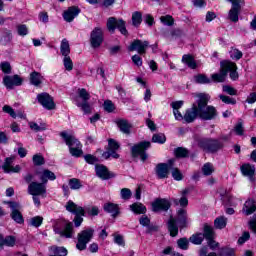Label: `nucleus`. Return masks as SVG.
Listing matches in <instances>:
<instances>
[{
    "label": "nucleus",
    "mask_w": 256,
    "mask_h": 256,
    "mask_svg": "<svg viewBox=\"0 0 256 256\" xmlns=\"http://www.w3.org/2000/svg\"><path fill=\"white\" fill-rule=\"evenodd\" d=\"M230 57H231V59H234L235 61H239V59H241V57H243V52H241L237 48H232L230 50Z\"/></svg>",
    "instance_id": "nucleus-43"
},
{
    "label": "nucleus",
    "mask_w": 256,
    "mask_h": 256,
    "mask_svg": "<svg viewBox=\"0 0 256 256\" xmlns=\"http://www.w3.org/2000/svg\"><path fill=\"white\" fill-rule=\"evenodd\" d=\"M15 159H17L16 156H10L5 158L4 164L2 165L4 173H21V165L13 166Z\"/></svg>",
    "instance_id": "nucleus-10"
},
{
    "label": "nucleus",
    "mask_w": 256,
    "mask_h": 256,
    "mask_svg": "<svg viewBox=\"0 0 256 256\" xmlns=\"http://www.w3.org/2000/svg\"><path fill=\"white\" fill-rule=\"evenodd\" d=\"M17 33L20 37H25V35L29 34V28H27V25L25 24H19L17 26Z\"/></svg>",
    "instance_id": "nucleus-46"
},
{
    "label": "nucleus",
    "mask_w": 256,
    "mask_h": 256,
    "mask_svg": "<svg viewBox=\"0 0 256 256\" xmlns=\"http://www.w3.org/2000/svg\"><path fill=\"white\" fill-rule=\"evenodd\" d=\"M139 223H140V225H142V227H149V225H151V219H149L147 216L143 215L140 217Z\"/></svg>",
    "instance_id": "nucleus-58"
},
{
    "label": "nucleus",
    "mask_w": 256,
    "mask_h": 256,
    "mask_svg": "<svg viewBox=\"0 0 256 256\" xmlns=\"http://www.w3.org/2000/svg\"><path fill=\"white\" fill-rule=\"evenodd\" d=\"M168 231L170 232L171 237H177L179 233V228L177 227V220L175 218L170 217L168 221Z\"/></svg>",
    "instance_id": "nucleus-27"
},
{
    "label": "nucleus",
    "mask_w": 256,
    "mask_h": 256,
    "mask_svg": "<svg viewBox=\"0 0 256 256\" xmlns=\"http://www.w3.org/2000/svg\"><path fill=\"white\" fill-rule=\"evenodd\" d=\"M171 207V203L167 199H156L152 202V211L155 213L159 211H167Z\"/></svg>",
    "instance_id": "nucleus-18"
},
{
    "label": "nucleus",
    "mask_w": 256,
    "mask_h": 256,
    "mask_svg": "<svg viewBox=\"0 0 256 256\" xmlns=\"http://www.w3.org/2000/svg\"><path fill=\"white\" fill-rule=\"evenodd\" d=\"M233 255H235V249L233 248L225 249L220 254V256H233Z\"/></svg>",
    "instance_id": "nucleus-64"
},
{
    "label": "nucleus",
    "mask_w": 256,
    "mask_h": 256,
    "mask_svg": "<svg viewBox=\"0 0 256 256\" xmlns=\"http://www.w3.org/2000/svg\"><path fill=\"white\" fill-rule=\"evenodd\" d=\"M177 223L180 229H185L189 225V219L187 218V211L180 209L177 212Z\"/></svg>",
    "instance_id": "nucleus-25"
},
{
    "label": "nucleus",
    "mask_w": 256,
    "mask_h": 256,
    "mask_svg": "<svg viewBox=\"0 0 256 256\" xmlns=\"http://www.w3.org/2000/svg\"><path fill=\"white\" fill-rule=\"evenodd\" d=\"M2 111L10 115V117H12L13 119H17V113H15V110L11 106L4 105Z\"/></svg>",
    "instance_id": "nucleus-51"
},
{
    "label": "nucleus",
    "mask_w": 256,
    "mask_h": 256,
    "mask_svg": "<svg viewBox=\"0 0 256 256\" xmlns=\"http://www.w3.org/2000/svg\"><path fill=\"white\" fill-rule=\"evenodd\" d=\"M214 227L216 229H225V227H227V218L224 216L216 218L214 221Z\"/></svg>",
    "instance_id": "nucleus-38"
},
{
    "label": "nucleus",
    "mask_w": 256,
    "mask_h": 256,
    "mask_svg": "<svg viewBox=\"0 0 256 256\" xmlns=\"http://www.w3.org/2000/svg\"><path fill=\"white\" fill-rule=\"evenodd\" d=\"M130 210L135 213V215H145L147 213V207L141 203H134L130 205Z\"/></svg>",
    "instance_id": "nucleus-28"
},
{
    "label": "nucleus",
    "mask_w": 256,
    "mask_h": 256,
    "mask_svg": "<svg viewBox=\"0 0 256 256\" xmlns=\"http://www.w3.org/2000/svg\"><path fill=\"white\" fill-rule=\"evenodd\" d=\"M25 80L23 77L15 74V75H5L3 77V85L6 89H15V87H21Z\"/></svg>",
    "instance_id": "nucleus-5"
},
{
    "label": "nucleus",
    "mask_w": 256,
    "mask_h": 256,
    "mask_svg": "<svg viewBox=\"0 0 256 256\" xmlns=\"http://www.w3.org/2000/svg\"><path fill=\"white\" fill-rule=\"evenodd\" d=\"M182 63L187 65L190 69H195L197 67V63H195V59L191 55H184L182 57Z\"/></svg>",
    "instance_id": "nucleus-34"
},
{
    "label": "nucleus",
    "mask_w": 256,
    "mask_h": 256,
    "mask_svg": "<svg viewBox=\"0 0 256 256\" xmlns=\"http://www.w3.org/2000/svg\"><path fill=\"white\" fill-rule=\"evenodd\" d=\"M66 211L69 213H73L75 218L73 219V223L75 227H81L83 223V217H85V208L77 205L73 200H69L65 205Z\"/></svg>",
    "instance_id": "nucleus-4"
},
{
    "label": "nucleus",
    "mask_w": 256,
    "mask_h": 256,
    "mask_svg": "<svg viewBox=\"0 0 256 256\" xmlns=\"http://www.w3.org/2000/svg\"><path fill=\"white\" fill-rule=\"evenodd\" d=\"M63 65L66 71H73V60H71L70 56H64Z\"/></svg>",
    "instance_id": "nucleus-45"
},
{
    "label": "nucleus",
    "mask_w": 256,
    "mask_h": 256,
    "mask_svg": "<svg viewBox=\"0 0 256 256\" xmlns=\"http://www.w3.org/2000/svg\"><path fill=\"white\" fill-rule=\"evenodd\" d=\"M8 205L10 209H12L11 217L13 221L20 224L23 223V215H21V212H19V209H21V205L16 202H9Z\"/></svg>",
    "instance_id": "nucleus-17"
},
{
    "label": "nucleus",
    "mask_w": 256,
    "mask_h": 256,
    "mask_svg": "<svg viewBox=\"0 0 256 256\" xmlns=\"http://www.w3.org/2000/svg\"><path fill=\"white\" fill-rule=\"evenodd\" d=\"M90 43L94 49L101 47V43H103V30L101 28H95L91 32Z\"/></svg>",
    "instance_id": "nucleus-14"
},
{
    "label": "nucleus",
    "mask_w": 256,
    "mask_h": 256,
    "mask_svg": "<svg viewBox=\"0 0 256 256\" xmlns=\"http://www.w3.org/2000/svg\"><path fill=\"white\" fill-rule=\"evenodd\" d=\"M34 165H45V158L41 154H35L32 158Z\"/></svg>",
    "instance_id": "nucleus-50"
},
{
    "label": "nucleus",
    "mask_w": 256,
    "mask_h": 256,
    "mask_svg": "<svg viewBox=\"0 0 256 256\" xmlns=\"http://www.w3.org/2000/svg\"><path fill=\"white\" fill-rule=\"evenodd\" d=\"M147 47H149V42L135 40L128 47V51H137V53H139V55H145V53L147 51Z\"/></svg>",
    "instance_id": "nucleus-15"
},
{
    "label": "nucleus",
    "mask_w": 256,
    "mask_h": 256,
    "mask_svg": "<svg viewBox=\"0 0 256 256\" xmlns=\"http://www.w3.org/2000/svg\"><path fill=\"white\" fill-rule=\"evenodd\" d=\"M177 245L179 249H182L183 251H187L189 249V240L187 238H180L177 241Z\"/></svg>",
    "instance_id": "nucleus-44"
},
{
    "label": "nucleus",
    "mask_w": 256,
    "mask_h": 256,
    "mask_svg": "<svg viewBox=\"0 0 256 256\" xmlns=\"http://www.w3.org/2000/svg\"><path fill=\"white\" fill-rule=\"evenodd\" d=\"M28 193L29 195H40V197H45L47 194V187H45L43 182H32L28 186Z\"/></svg>",
    "instance_id": "nucleus-11"
},
{
    "label": "nucleus",
    "mask_w": 256,
    "mask_h": 256,
    "mask_svg": "<svg viewBox=\"0 0 256 256\" xmlns=\"http://www.w3.org/2000/svg\"><path fill=\"white\" fill-rule=\"evenodd\" d=\"M194 97L198 98V109L200 113V119H204L205 121H211V119H215L217 117V109L213 106H207L209 103V99L211 96L205 93L194 94Z\"/></svg>",
    "instance_id": "nucleus-1"
},
{
    "label": "nucleus",
    "mask_w": 256,
    "mask_h": 256,
    "mask_svg": "<svg viewBox=\"0 0 256 256\" xmlns=\"http://www.w3.org/2000/svg\"><path fill=\"white\" fill-rule=\"evenodd\" d=\"M230 67H235L233 62L227 60L222 61L220 72L212 74L211 81H213L214 83H223V81H225V78L227 77L225 69H229Z\"/></svg>",
    "instance_id": "nucleus-6"
},
{
    "label": "nucleus",
    "mask_w": 256,
    "mask_h": 256,
    "mask_svg": "<svg viewBox=\"0 0 256 256\" xmlns=\"http://www.w3.org/2000/svg\"><path fill=\"white\" fill-rule=\"evenodd\" d=\"M255 210H256L255 200L249 199L244 203V206L242 208V213L247 216L253 215V213H255Z\"/></svg>",
    "instance_id": "nucleus-26"
},
{
    "label": "nucleus",
    "mask_w": 256,
    "mask_h": 256,
    "mask_svg": "<svg viewBox=\"0 0 256 256\" xmlns=\"http://www.w3.org/2000/svg\"><path fill=\"white\" fill-rule=\"evenodd\" d=\"M251 239V234L249 232H243L242 236L238 239V245H243L244 243H247Z\"/></svg>",
    "instance_id": "nucleus-53"
},
{
    "label": "nucleus",
    "mask_w": 256,
    "mask_h": 256,
    "mask_svg": "<svg viewBox=\"0 0 256 256\" xmlns=\"http://www.w3.org/2000/svg\"><path fill=\"white\" fill-rule=\"evenodd\" d=\"M104 211L111 213L113 217H117L119 215V206L114 203H107L104 205Z\"/></svg>",
    "instance_id": "nucleus-30"
},
{
    "label": "nucleus",
    "mask_w": 256,
    "mask_h": 256,
    "mask_svg": "<svg viewBox=\"0 0 256 256\" xmlns=\"http://www.w3.org/2000/svg\"><path fill=\"white\" fill-rule=\"evenodd\" d=\"M219 98L223 103H226V105H235L237 101L229 96L220 95Z\"/></svg>",
    "instance_id": "nucleus-54"
},
{
    "label": "nucleus",
    "mask_w": 256,
    "mask_h": 256,
    "mask_svg": "<svg viewBox=\"0 0 256 256\" xmlns=\"http://www.w3.org/2000/svg\"><path fill=\"white\" fill-rule=\"evenodd\" d=\"M160 21L163 23V25H173V17L169 15L162 16Z\"/></svg>",
    "instance_id": "nucleus-59"
},
{
    "label": "nucleus",
    "mask_w": 256,
    "mask_h": 256,
    "mask_svg": "<svg viewBox=\"0 0 256 256\" xmlns=\"http://www.w3.org/2000/svg\"><path fill=\"white\" fill-rule=\"evenodd\" d=\"M81 13V10L79 8L72 6L68 8L66 11L63 13L64 21H67V23H71L75 17H77Z\"/></svg>",
    "instance_id": "nucleus-23"
},
{
    "label": "nucleus",
    "mask_w": 256,
    "mask_h": 256,
    "mask_svg": "<svg viewBox=\"0 0 256 256\" xmlns=\"http://www.w3.org/2000/svg\"><path fill=\"white\" fill-rule=\"evenodd\" d=\"M198 117H200L199 104H193L190 109L186 110L184 121L186 123H193Z\"/></svg>",
    "instance_id": "nucleus-16"
},
{
    "label": "nucleus",
    "mask_w": 256,
    "mask_h": 256,
    "mask_svg": "<svg viewBox=\"0 0 256 256\" xmlns=\"http://www.w3.org/2000/svg\"><path fill=\"white\" fill-rule=\"evenodd\" d=\"M120 195L123 199L128 200L131 199V190L129 188H124L121 190Z\"/></svg>",
    "instance_id": "nucleus-60"
},
{
    "label": "nucleus",
    "mask_w": 256,
    "mask_h": 256,
    "mask_svg": "<svg viewBox=\"0 0 256 256\" xmlns=\"http://www.w3.org/2000/svg\"><path fill=\"white\" fill-rule=\"evenodd\" d=\"M60 137L63 139L64 143H66L67 147H69L72 157H83V144H81L73 134L64 131L60 133Z\"/></svg>",
    "instance_id": "nucleus-2"
},
{
    "label": "nucleus",
    "mask_w": 256,
    "mask_h": 256,
    "mask_svg": "<svg viewBox=\"0 0 256 256\" xmlns=\"http://www.w3.org/2000/svg\"><path fill=\"white\" fill-rule=\"evenodd\" d=\"M60 53L63 55V57H69V53H71V47L69 46V41L65 38L61 41Z\"/></svg>",
    "instance_id": "nucleus-31"
},
{
    "label": "nucleus",
    "mask_w": 256,
    "mask_h": 256,
    "mask_svg": "<svg viewBox=\"0 0 256 256\" xmlns=\"http://www.w3.org/2000/svg\"><path fill=\"white\" fill-rule=\"evenodd\" d=\"M30 83L35 87H39V85L43 83V76L39 72H36V71L32 72L30 74Z\"/></svg>",
    "instance_id": "nucleus-29"
},
{
    "label": "nucleus",
    "mask_w": 256,
    "mask_h": 256,
    "mask_svg": "<svg viewBox=\"0 0 256 256\" xmlns=\"http://www.w3.org/2000/svg\"><path fill=\"white\" fill-rule=\"evenodd\" d=\"M113 237H114V243H116V245H120L121 247L125 245V240L123 239V236H121L118 233H115Z\"/></svg>",
    "instance_id": "nucleus-55"
},
{
    "label": "nucleus",
    "mask_w": 256,
    "mask_h": 256,
    "mask_svg": "<svg viewBox=\"0 0 256 256\" xmlns=\"http://www.w3.org/2000/svg\"><path fill=\"white\" fill-rule=\"evenodd\" d=\"M241 13V4L232 5L231 9L228 12V19L232 23H237L239 21V14Z\"/></svg>",
    "instance_id": "nucleus-24"
},
{
    "label": "nucleus",
    "mask_w": 256,
    "mask_h": 256,
    "mask_svg": "<svg viewBox=\"0 0 256 256\" xmlns=\"http://www.w3.org/2000/svg\"><path fill=\"white\" fill-rule=\"evenodd\" d=\"M204 236L203 234H194L190 237V241L193 243V245H201L203 243Z\"/></svg>",
    "instance_id": "nucleus-42"
},
{
    "label": "nucleus",
    "mask_w": 256,
    "mask_h": 256,
    "mask_svg": "<svg viewBox=\"0 0 256 256\" xmlns=\"http://www.w3.org/2000/svg\"><path fill=\"white\" fill-rule=\"evenodd\" d=\"M132 62L134 65H136V67H141L143 65V59L137 54L132 56Z\"/></svg>",
    "instance_id": "nucleus-62"
},
{
    "label": "nucleus",
    "mask_w": 256,
    "mask_h": 256,
    "mask_svg": "<svg viewBox=\"0 0 256 256\" xmlns=\"http://www.w3.org/2000/svg\"><path fill=\"white\" fill-rule=\"evenodd\" d=\"M195 82L205 85L207 83H211V79H209L207 76H205L203 74H200V75L195 76Z\"/></svg>",
    "instance_id": "nucleus-48"
},
{
    "label": "nucleus",
    "mask_w": 256,
    "mask_h": 256,
    "mask_svg": "<svg viewBox=\"0 0 256 256\" xmlns=\"http://www.w3.org/2000/svg\"><path fill=\"white\" fill-rule=\"evenodd\" d=\"M232 64L234 66L230 67V68H226V75L227 73H230V79H232V81H237L239 79V73H237V64L233 63Z\"/></svg>",
    "instance_id": "nucleus-36"
},
{
    "label": "nucleus",
    "mask_w": 256,
    "mask_h": 256,
    "mask_svg": "<svg viewBox=\"0 0 256 256\" xmlns=\"http://www.w3.org/2000/svg\"><path fill=\"white\" fill-rule=\"evenodd\" d=\"M167 141V137H165V134L159 133V134H154L152 137V142L153 143H159L160 145H163Z\"/></svg>",
    "instance_id": "nucleus-39"
},
{
    "label": "nucleus",
    "mask_w": 256,
    "mask_h": 256,
    "mask_svg": "<svg viewBox=\"0 0 256 256\" xmlns=\"http://www.w3.org/2000/svg\"><path fill=\"white\" fill-rule=\"evenodd\" d=\"M204 239L206 241H209L210 239H215V231L213 230V227L209 225H204V234H202Z\"/></svg>",
    "instance_id": "nucleus-32"
},
{
    "label": "nucleus",
    "mask_w": 256,
    "mask_h": 256,
    "mask_svg": "<svg viewBox=\"0 0 256 256\" xmlns=\"http://www.w3.org/2000/svg\"><path fill=\"white\" fill-rule=\"evenodd\" d=\"M143 23V14L139 11H136L132 14V25L134 27H139Z\"/></svg>",
    "instance_id": "nucleus-35"
},
{
    "label": "nucleus",
    "mask_w": 256,
    "mask_h": 256,
    "mask_svg": "<svg viewBox=\"0 0 256 256\" xmlns=\"http://www.w3.org/2000/svg\"><path fill=\"white\" fill-rule=\"evenodd\" d=\"M119 150V143L113 139L108 140V150L106 152H103L102 157L103 159H119V154H117V151Z\"/></svg>",
    "instance_id": "nucleus-9"
},
{
    "label": "nucleus",
    "mask_w": 256,
    "mask_h": 256,
    "mask_svg": "<svg viewBox=\"0 0 256 256\" xmlns=\"http://www.w3.org/2000/svg\"><path fill=\"white\" fill-rule=\"evenodd\" d=\"M0 69L2 73L9 75V73H11V64L7 61H4L0 64Z\"/></svg>",
    "instance_id": "nucleus-52"
},
{
    "label": "nucleus",
    "mask_w": 256,
    "mask_h": 256,
    "mask_svg": "<svg viewBox=\"0 0 256 256\" xmlns=\"http://www.w3.org/2000/svg\"><path fill=\"white\" fill-rule=\"evenodd\" d=\"M30 225L32 227H41V225H43V217L35 216V217L31 218Z\"/></svg>",
    "instance_id": "nucleus-47"
},
{
    "label": "nucleus",
    "mask_w": 256,
    "mask_h": 256,
    "mask_svg": "<svg viewBox=\"0 0 256 256\" xmlns=\"http://www.w3.org/2000/svg\"><path fill=\"white\" fill-rule=\"evenodd\" d=\"M38 103L44 107V109H48L51 111L55 109V102L53 101V97L48 93H41L37 95Z\"/></svg>",
    "instance_id": "nucleus-13"
},
{
    "label": "nucleus",
    "mask_w": 256,
    "mask_h": 256,
    "mask_svg": "<svg viewBox=\"0 0 256 256\" xmlns=\"http://www.w3.org/2000/svg\"><path fill=\"white\" fill-rule=\"evenodd\" d=\"M202 173L203 175H205L206 177H209V175H213V173H215V166H213L212 163H205L202 166Z\"/></svg>",
    "instance_id": "nucleus-37"
},
{
    "label": "nucleus",
    "mask_w": 256,
    "mask_h": 256,
    "mask_svg": "<svg viewBox=\"0 0 256 256\" xmlns=\"http://www.w3.org/2000/svg\"><path fill=\"white\" fill-rule=\"evenodd\" d=\"M149 147H151V142L149 141L135 145L132 147V157H141L142 161H147V153H145V150L149 149Z\"/></svg>",
    "instance_id": "nucleus-8"
},
{
    "label": "nucleus",
    "mask_w": 256,
    "mask_h": 256,
    "mask_svg": "<svg viewBox=\"0 0 256 256\" xmlns=\"http://www.w3.org/2000/svg\"><path fill=\"white\" fill-rule=\"evenodd\" d=\"M15 237L13 236H8L4 239V245H6V247H14L15 246Z\"/></svg>",
    "instance_id": "nucleus-61"
},
{
    "label": "nucleus",
    "mask_w": 256,
    "mask_h": 256,
    "mask_svg": "<svg viewBox=\"0 0 256 256\" xmlns=\"http://www.w3.org/2000/svg\"><path fill=\"white\" fill-rule=\"evenodd\" d=\"M175 155H176V157H187V155H188L187 149L177 148L175 150Z\"/></svg>",
    "instance_id": "nucleus-63"
},
{
    "label": "nucleus",
    "mask_w": 256,
    "mask_h": 256,
    "mask_svg": "<svg viewBox=\"0 0 256 256\" xmlns=\"http://www.w3.org/2000/svg\"><path fill=\"white\" fill-rule=\"evenodd\" d=\"M119 29L122 35H127V28L125 27V21L123 19L116 20L114 17H110L107 21V29L111 33L115 32V29Z\"/></svg>",
    "instance_id": "nucleus-7"
},
{
    "label": "nucleus",
    "mask_w": 256,
    "mask_h": 256,
    "mask_svg": "<svg viewBox=\"0 0 256 256\" xmlns=\"http://www.w3.org/2000/svg\"><path fill=\"white\" fill-rule=\"evenodd\" d=\"M172 177L175 181H182L183 180V173L177 168L171 169Z\"/></svg>",
    "instance_id": "nucleus-49"
},
{
    "label": "nucleus",
    "mask_w": 256,
    "mask_h": 256,
    "mask_svg": "<svg viewBox=\"0 0 256 256\" xmlns=\"http://www.w3.org/2000/svg\"><path fill=\"white\" fill-rule=\"evenodd\" d=\"M69 187L70 189L76 191L77 189H81V187H83V184H81V181L79 179L73 178L69 180Z\"/></svg>",
    "instance_id": "nucleus-41"
},
{
    "label": "nucleus",
    "mask_w": 256,
    "mask_h": 256,
    "mask_svg": "<svg viewBox=\"0 0 256 256\" xmlns=\"http://www.w3.org/2000/svg\"><path fill=\"white\" fill-rule=\"evenodd\" d=\"M29 127H30V129H32V131H37V132H39V131H46V129H47V124H37V123H35V122H30L29 123Z\"/></svg>",
    "instance_id": "nucleus-40"
},
{
    "label": "nucleus",
    "mask_w": 256,
    "mask_h": 256,
    "mask_svg": "<svg viewBox=\"0 0 256 256\" xmlns=\"http://www.w3.org/2000/svg\"><path fill=\"white\" fill-rule=\"evenodd\" d=\"M95 171L97 177H99V179H103L104 181L115 176L113 173L109 172V169L101 164L95 166Z\"/></svg>",
    "instance_id": "nucleus-21"
},
{
    "label": "nucleus",
    "mask_w": 256,
    "mask_h": 256,
    "mask_svg": "<svg viewBox=\"0 0 256 256\" xmlns=\"http://www.w3.org/2000/svg\"><path fill=\"white\" fill-rule=\"evenodd\" d=\"M104 109L108 112V113H112V111H115V105H113V102H111V100H106L104 102Z\"/></svg>",
    "instance_id": "nucleus-57"
},
{
    "label": "nucleus",
    "mask_w": 256,
    "mask_h": 256,
    "mask_svg": "<svg viewBox=\"0 0 256 256\" xmlns=\"http://www.w3.org/2000/svg\"><path fill=\"white\" fill-rule=\"evenodd\" d=\"M63 230H60L57 226H54L55 233H58L61 237H66V239H71L75 235V231L73 230V223L69 221L63 222Z\"/></svg>",
    "instance_id": "nucleus-12"
},
{
    "label": "nucleus",
    "mask_w": 256,
    "mask_h": 256,
    "mask_svg": "<svg viewBox=\"0 0 256 256\" xmlns=\"http://www.w3.org/2000/svg\"><path fill=\"white\" fill-rule=\"evenodd\" d=\"M36 174L38 175L40 181H42L44 184L47 183V181H55L57 179L55 173L47 169H40L36 172Z\"/></svg>",
    "instance_id": "nucleus-20"
},
{
    "label": "nucleus",
    "mask_w": 256,
    "mask_h": 256,
    "mask_svg": "<svg viewBox=\"0 0 256 256\" xmlns=\"http://www.w3.org/2000/svg\"><path fill=\"white\" fill-rule=\"evenodd\" d=\"M171 165H173V160L169 161V164H158L156 166V175L159 179H165L169 176V169H171Z\"/></svg>",
    "instance_id": "nucleus-19"
},
{
    "label": "nucleus",
    "mask_w": 256,
    "mask_h": 256,
    "mask_svg": "<svg viewBox=\"0 0 256 256\" xmlns=\"http://www.w3.org/2000/svg\"><path fill=\"white\" fill-rule=\"evenodd\" d=\"M117 126L119 127L120 131H122V133H129L131 130V124L127 120H118Z\"/></svg>",
    "instance_id": "nucleus-33"
},
{
    "label": "nucleus",
    "mask_w": 256,
    "mask_h": 256,
    "mask_svg": "<svg viewBox=\"0 0 256 256\" xmlns=\"http://www.w3.org/2000/svg\"><path fill=\"white\" fill-rule=\"evenodd\" d=\"M93 237H95V229L93 228H85L80 231L77 235L76 249L78 251H85L87 244L91 243Z\"/></svg>",
    "instance_id": "nucleus-3"
},
{
    "label": "nucleus",
    "mask_w": 256,
    "mask_h": 256,
    "mask_svg": "<svg viewBox=\"0 0 256 256\" xmlns=\"http://www.w3.org/2000/svg\"><path fill=\"white\" fill-rule=\"evenodd\" d=\"M240 171L244 177H248L249 181H255V166L244 164L240 167Z\"/></svg>",
    "instance_id": "nucleus-22"
},
{
    "label": "nucleus",
    "mask_w": 256,
    "mask_h": 256,
    "mask_svg": "<svg viewBox=\"0 0 256 256\" xmlns=\"http://www.w3.org/2000/svg\"><path fill=\"white\" fill-rule=\"evenodd\" d=\"M222 201L223 203H226V205H235V202H233V196L229 193L222 196Z\"/></svg>",
    "instance_id": "nucleus-56"
}]
</instances>
